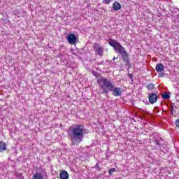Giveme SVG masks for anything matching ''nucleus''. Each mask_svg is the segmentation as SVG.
<instances>
[{
    "label": "nucleus",
    "mask_w": 179,
    "mask_h": 179,
    "mask_svg": "<svg viewBox=\"0 0 179 179\" xmlns=\"http://www.w3.org/2000/svg\"><path fill=\"white\" fill-rule=\"evenodd\" d=\"M98 84L101 89L103 90V93L106 94L109 92H113V96H115V97H118L119 96H121L122 92L121 88L119 87H114V84L111 83L110 80H108V79L102 78L101 79L98 80Z\"/></svg>",
    "instance_id": "obj_1"
},
{
    "label": "nucleus",
    "mask_w": 179,
    "mask_h": 179,
    "mask_svg": "<svg viewBox=\"0 0 179 179\" xmlns=\"http://www.w3.org/2000/svg\"><path fill=\"white\" fill-rule=\"evenodd\" d=\"M68 134L71 139L73 145L80 143L83 141V126L77 124L75 127H70Z\"/></svg>",
    "instance_id": "obj_2"
},
{
    "label": "nucleus",
    "mask_w": 179,
    "mask_h": 179,
    "mask_svg": "<svg viewBox=\"0 0 179 179\" xmlns=\"http://www.w3.org/2000/svg\"><path fill=\"white\" fill-rule=\"evenodd\" d=\"M115 51H118L120 54H121L122 57L123 59H128V53H127V51H125V48L122 46L121 44L117 47V48L115 49Z\"/></svg>",
    "instance_id": "obj_3"
},
{
    "label": "nucleus",
    "mask_w": 179,
    "mask_h": 179,
    "mask_svg": "<svg viewBox=\"0 0 179 179\" xmlns=\"http://www.w3.org/2000/svg\"><path fill=\"white\" fill-rule=\"evenodd\" d=\"M48 177L45 171L37 172L34 174L32 179H45Z\"/></svg>",
    "instance_id": "obj_4"
},
{
    "label": "nucleus",
    "mask_w": 179,
    "mask_h": 179,
    "mask_svg": "<svg viewBox=\"0 0 179 179\" xmlns=\"http://www.w3.org/2000/svg\"><path fill=\"white\" fill-rule=\"evenodd\" d=\"M67 38V41L71 45H73L76 43V35L73 34H69Z\"/></svg>",
    "instance_id": "obj_5"
},
{
    "label": "nucleus",
    "mask_w": 179,
    "mask_h": 179,
    "mask_svg": "<svg viewBox=\"0 0 179 179\" xmlns=\"http://www.w3.org/2000/svg\"><path fill=\"white\" fill-rule=\"evenodd\" d=\"M149 101L150 104L157 102V95L156 94H149Z\"/></svg>",
    "instance_id": "obj_6"
},
{
    "label": "nucleus",
    "mask_w": 179,
    "mask_h": 179,
    "mask_svg": "<svg viewBox=\"0 0 179 179\" xmlns=\"http://www.w3.org/2000/svg\"><path fill=\"white\" fill-rule=\"evenodd\" d=\"M108 44L110 45L111 47H113L114 50L117 48L119 47V45L121 44L116 40H113V39L108 40Z\"/></svg>",
    "instance_id": "obj_7"
},
{
    "label": "nucleus",
    "mask_w": 179,
    "mask_h": 179,
    "mask_svg": "<svg viewBox=\"0 0 179 179\" xmlns=\"http://www.w3.org/2000/svg\"><path fill=\"white\" fill-rule=\"evenodd\" d=\"M94 50L96 54V55H99L100 57L103 56V48L100 47L99 45H95L94 47Z\"/></svg>",
    "instance_id": "obj_8"
},
{
    "label": "nucleus",
    "mask_w": 179,
    "mask_h": 179,
    "mask_svg": "<svg viewBox=\"0 0 179 179\" xmlns=\"http://www.w3.org/2000/svg\"><path fill=\"white\" fill-rule=\"evenodd\" d=\"M59 177L61 179H69V174H68V172L66 171H62L59 173Z\"/></svg>",
    "instance_id": "obj_9"
},
{
    "label": "nucleus",
    "mask_w": 179,
    "mask_h": 179,
    "mask_svg": "<svg viewBox=\"0 0 179 179\" xmlns=\"http://www.w3.org/2000/svg\"><path fill=\"white\" fill-rule=\"evenodd\" d=\"M155 69L158 73L163 72V71H164V65H163L162 64H157Z\"/></svg>",
    "instance_id": "obj_10"
},
{
    "label": "nucleus",
    "mask_w": 179,
    "mask_h": 179,
    "mask_svg": "<svg viewBox=\"0 0 179 179\" xmlns=\"http://www.w3.org/2000/svg\"><path fill=\"white\" fill-rule=\"evenodd\" d=\"M113 6L114 10H120L121 9V4L117 1H115L113 3Z\"/></svg>",
    "instance_id": "obj_11"
},
{
    "label": "nucleus",
    "mask_w": 179,
    "mask_h": 179,
    "mask_svg": "<svg viewBox=\"0 0 179 179\" xmlns=\"http://www.w3.org/2000/svg\"><path fill=\"white\" fill-rule=\"evenodd\" d=\"M6 143H3V142H0V152H5V150H6L7 148H6Z\"/></svg>",
    "instance_id": "obj_12"
},
{
    "label": "nucleus",
    "mask_w": 179,
    "mask_h": 179,
    "mask_svg": "<svg viewBox=\"0 0 179 179\" xmlns=\"http://www.w3.org/2000/svg\"><path fill=\"white\" fill-rule=\"evenodd\" d=\"M162 99H164V100H169V99H170V95L167 93H164L162 94Z\"/></svg>",
    "instance_id": "obj_13"
},
{
    "label": "nucleus",
    "mask_w": 179,
    "mask_h": 179,
    "mask_svg": "<svg viewBox=\"0 0 179 179\" xmlns=\"http://www.w3.org/2000/svg\"><path fill=\"white\" fill-rule=\"evenodd\" d=\"M147 88H148L149 90H153V89H155V85H153V83L149 84V85L147 86Z\"/></svg>",
    "instance_id": "obj_14"
},
{
    "label": "nucleus",
    "mask_w": 179,
    "mask_h": 179,
    "mask_svg": "<svg viewBox=\"0 0 179 179\" xmlns=\"http://www.w3.org/2000/svg\"><path fill=\"white\" fill-rule=\"evenodd\" d=\"M115 168H112L108 171V173L110 176H111V174H113V173H115Z\"/></svg>",
    "instance_id": "obj_15"
},
{
    "label": "nucleus",
    "mask_w": 179,
    "mask_h": 179,
    "mask_svg": "<svg viewBox=\"0 0 179 179\" xmlns=\"http://www.w3.org/2000/svg\"><path fill=\"white\" fill-rule=\"evenodd\" d=\"M112 0H103V3H106V5H108Z\"/></svg>",
    "instance_id": "obj_16"
},
{
    "label": "nucleus",
    "mask_w": 179,
    "mask_h": 179,
    "mask_svg": "<svg viewBox=\"0 0 179 179\" xmlns=\"http://www.w3.org/2000/svg\"><path fill=\"white\" fill-rule=\"evenodd\" d=\"M176 127H178V128H179V119H178V120H176Z\"/></svg>",
    "instance_id": "obj_17"
},
{
    "label": "nucleus",
    "mask_w": 179,
    "mask_h": 179,
    "mask_svg": "<svg viewBox=\"0 0 179 179\" xmlns=\"http://www.w3.org/2000/svg\"><path fill=\"white\" fill-rule=\"evenodd\" d=\"M158 76L159 78H162V76H163V74L162 73H159Z\"/></svg>",
    "instance_id": "obj_18"
},
{
    "label": "nucleus",
    "mask_w": 179,
    "mask_h": 179,
    "mask_svg": "<svg viewBox=\"0 0 179 179\" xmlns=\"http://www.w3.org/2000/svg\"><path fill=\"white\" fill-rule=\"evenodd\" d=\"M113 61H115V57H113Z\"/></svg>",
    "instance_id": "obj_19"
}]
</instances>
